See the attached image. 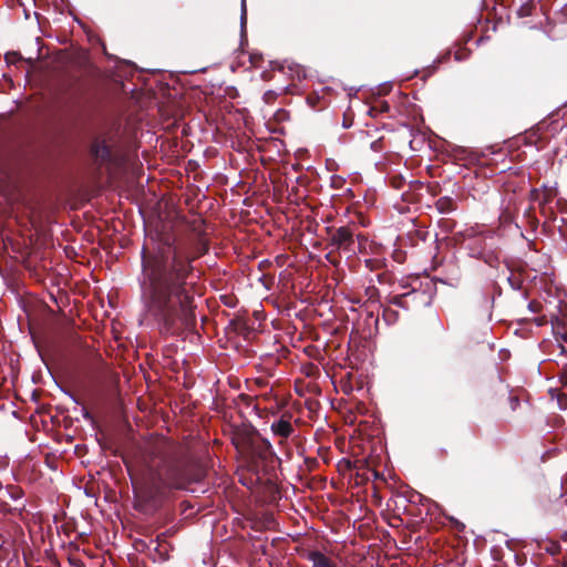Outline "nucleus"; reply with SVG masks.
<instances>
[{
  "label": "nucleus",
  "instance_id": "f257e3e1",
  "mask_svg": "<svg viewBox=\"0 0 567 567\" xmlns=\"http://www.w3.org/2000/svg\"><path fill=\"white\" fill-rule=\"evenodd\" d=\"M190 261L175 246L166 244L143 257L142 300L146 311L165 328L194 318Z\"/></svg>",
  "mask_w": 567,
  "mask_h": 567
},
{
  "label": "nucleus",
  "instance_id": "f03ea898",
  "mask_svg": "<svg viewBox=\"0 0 567 567\" xmlns=\"http://www.w3.org/2000/svg\"><path fill=\"white\" fill-rule=\"evenodd\" d=\"M135 495L148 503L168 489H186L192 480L185 470L172 465L164 456H147L135 474L131 475Z\"/></svg>",
  "mask_w": 567,
  "mask_h": 567
},
{
  "label": "nucleus",
  "instance_id": "7ed1b4c3",
  "mask_svg": "<svg viewBox=\"0 0 567 567\" xmlns=\"http://www.w3.org/2000/svg\"><path fill=\"white\" fill-rule=\"evenodd\" d=\"M271 431L275 435L287 439L293 429L289 417L282 416L271 424Z\"/></svg>",
  "mask_w": 567,
  "mask_h": 567
},
{
  "label": "nucleus",
  "instance_id": "20e7f679",
  "mask_svg": "<svg viewBox=\"0 0 567 567\" xmlns=\"http://www.w3.org/2000/svg\"><path fill=\"white\" fill-rule=\"evenodd\" d=\"M308 559L312 563V567H338L330 557L317 550L310 551Z\"/></svg>",
  "mask_w": 567,
  "mask_h": 567
},
{
  "label": "nucleus",
  "instance_id": "39448f33",
  "mask_svg": "<svg viewBox=\"0 0 567 567\" xmlns=\"http://www.w3.org/2000/svg\"><path fill=\"white\" fill-rule=\"evenodd\" d=\"M352 233L347 227H340L333 235V241L339 246L347 245L351 241Z\"/></svg>",
  "mask_w": 567,
  "mask_h": 567
},
{
  "label": "nucleus",
  "instance_id": "423d86ee",
  "mask_svg": "<svg viewBox=\"0 0 567 567\" xmlns=\"http://www.w3.org/2000/svg\"><path fill=\"white\" fill-rule=\"evenodd\" d=\"M92 154L99 159H105L110 155V151L104 141H96L91 148Z\"/></svg>",
  "mask_w": 567,
  "mask_h": 567
},
{
  "label": "nucleus",
  "instance_id": "0eeeda50",
  "mask_svg": "<svg viewBox=\"0 0 567 567\" xmlns=\"http://www.w3.org/2000/svg\"><path fill=\"white\" fill-rule=\"evenodd\" d=\"M21 495H22V492H21L20 489H18V488H14V489L11 492V497H12L13 499H18V498H20V497H21Z\"/></svg>",
  "mask_w": 567,
  "mask_h": 567
},
{
  "label": "nucleus",
  "instance_id": "6e6552de",
  "mask_svg": "<svg viewBox=\"0 0 567 567\" xmlns=\"http://www.w3.org/2000/svg\"><path fill=\"white\" fill-rule=\"evenodd\" d=\"M245 17H246V10H245V7H244L243 8V13H241V22H244Z\"/></svg>",
  "mask_w": 567,
  "mask_h": 567
}]
</instances>
